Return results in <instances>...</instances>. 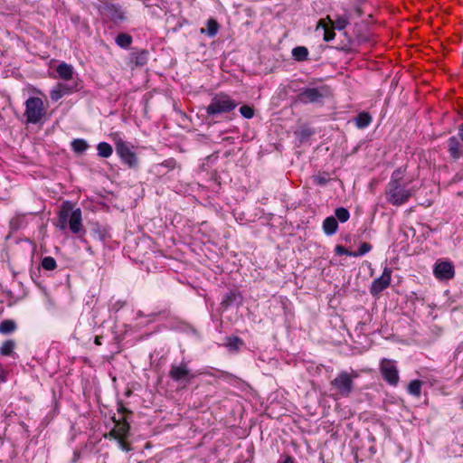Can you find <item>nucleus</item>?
<instances>
[{
	"instance_id": "f257e3e1",
	"label": "nucleus",
	"mask_w": 463,
	"mask_h": 463,
	"mask_svg": "<svg viewBox=\"0 0 463 463\" xmlns=\"http://www.w3.org/2000/svg\"><path fill=\"white\" fill-rule=\"evenodd\" d=\"M405 171L404 167L394 170L385 189L387 202L394 206L406 203L418 190L416 186L406 188L408 183L404 181Z\"/></svg>"
},
{
	"instance_id": "f03ea898",
	"label": "nucleus",
	"mask_w": 463,
	"mask_h": 463,
	"mask_svg": "<svg viewBox=\"0 0 463 463\" xmlns=\"http://www.w3.org/2000/svg\"><path fill=\"white\" fill-rule=\"evenodd\" d=\"M349 24V16L347 14L343 16H337L335 21H333L330 16H326V19H321L318 21L317 25V30L323 29L324 36L323 39L325 42H330L335 39V33L334 29H337L339 31L344 30Z\"/></svg>"
},
{
	"instance_id": "7ed1b4c3",
	"label": "nucleus",
	"mask_w": 463,
	"mask_h": 463,
	"mask_svg": "<svg viewBox=\"0 0 463 463\" xmlns=\"http://www.w3.org/2000/svg\"><path fill=\"white\" fill-rule=\"evenodd\" d=\"M358 376L359 373L356 371L352 370L351 373L342 371L331 381V385L339 395L348 397L354 390V379Z\"/></svg>"
},
{
	"instance_id": "20e7f679",
	"label": "nucleus",
	"mask_w": 463,
	"mask_h": 463,
	"mask_svg": "<svg viewBox=\"0 0 463 463\" xmlns=\"http://www.w3.org/2000/svg\"><path fill=\"white\" fill-rule=\"evenodd\" d=\"M69 218L68 223L69 228L73 233H79L82 229L81 223V211L80 208L73 210L70 213V208H62L60 212L59 222L60 228L65 229L67 226V219Z\"/></svg>"
},
{
	"instance_id": "39448f33",
	"label": "nucleus",
	"mask_w": 463,
	"mask_h": 463,
	"mask_svg": "<svg viewBox=\"0 0 463 463\" xmlns=\"http://www.w3.org/2000/svg\"><path fill=\"white\" fill-rule=\"evenodd\" d=\"M236 107L237 103L228 95L220 93L212 99L210 105L206 108V112L208 115L226 113Z\"/></svg>"
},
{
	"instance_id": "423d86ee",
	"label": "nucleus",
	"mask_w": 463,
	"mask_h": 463,
	"mask_svg": "<svg viewBox=\"0 0 463 463\" xmlns=\"http://www.w3.org/2000/svg\"><path fill=\"white\" fill-rule=\"evenodd\" d=\"M45 114V108L40 98L31 97L25 102V117L29 123H38Z\"/></svg>"
},
{
	"instance_id": "0eeeda50",
	"label": "nucleus",
	"mask_w": 463,
	"mask_h": 463,
	"mask_svg": "<svg viewBox=\"0 0 463 463\" xmlns=\"http://www.w3.org/2000/svg\"><path fill=\"white\" fill-rule=\"evenodd\" d=\"M383 378L391 385L396 386L399 383V373L394 361L383 359L380 364Z\"/></svg>"
},
{
	"instance_id": "6e6552de",
	"label": "nucleus",
	"mask_w": 463,
	"mask_h": 463,
	"mask_svg": "<svg viewBox=\"0 0 463 463\" xmlns=\"http://www.w3.org/2000/svg\"><path fill=\"white\" fill-rule=\"evenodd\" d=\"M115 146L117 154L125 164L129 167H135L137 165L136 154L130 149L128 143L119 138L116 141Z\"/></svg>"
},
{
	"instance_id": "1a4fd4ad",
	"label": "nucleus",
	"mask_w": 463,
	"mask_h": 463,
	"mask_svg": "<svg viewBox=\"0 0 463 463\" xmlns=\"http://www.w3.org/2000/svg\"><path fill=\"white\" fill-rule=\"evenodd\" d=\"M169 377L175 382L188 383L194 377V375L191 373L187 364L182 362L179 364H172L169 371Z\"/></svg>"
},
{
	"instance_id": "9d476101",
	"label": "nucleus",
	"mask_w": 463,
	"mask_h": 463,
	"mask_svg": "<svg viewBox=\"0 0 463 463\" xmlns=\"http://www.w3.org/2000/svg\"><path fill=\"white\" fill-rule=\"evenodd\" d=\"M392 269L385 267L381 277L375 279L370 288L372 295L376 296L387 288L391 283Z\"/></svg>"
},
{
	"instance_id": "9b49d317",
	"label": "nucleus",
	"mask_w": 463,
	"mask_h": 463,
	"mask_svg": "<svg viewBox=\"0 0 463 463\" xmlns=\"http://www.w3.org/2000/svg\"><path fill=\"white\" fill-rule=\"evenodd\" d=\"M433 273L438 279L448 280L454 277V266L449 261L437 262L434 266Z\"/></svg>"
},
{
	"instance_id": "f8f14e48",
	"label": "nucleus",
	"mask_w": 463,
	"mask_h": 463,
	"mask_svg": "<svg viewBox=\"0 0 463 463\" xmlns=\"http://www.w3.org/2000/svg\"><path fill=\"white\" fill-rule=\"evenodd\" d=\"M321 97H322V94L317 88L306 89L299 95V99L303 102H316Z\"/></svg>"
},
{
	"instance_id": "ddd939ff",
	"label": "nucleus",
	"mask_w": 463,
	"mask_h": 463,
	"mask_svg": "<svg viewBox=\"0 0 463 463\" xmlns=\"http://www.w3.org/2000/svg\"><path fill=\"white\" fill-rule=\"evenodd\" d=\"M56 71L59 77L64 80L72 79L74 73L73 67L66 62L59 64Z\"/></svg>"
},
{
	"instance_id": "4468645a",
	"label": "nucleus",
	"mask_w": 463,
	"mask_h": 463,
	"mask_svg": "<svg viewBox=\"0 0 463 463\" xmlns=\"http://www.w3.org/2000/svg\"><path fill=\"white\" fill-rule=\"evenodd\" d=\"M114 430L119 439L128 438L129 434V424L125 418H122V420H115Z\"/></svg>"
},
{
	"instance_id": "2eb2a0df",
	"label": "nucleus",
	"mask_w": 463,
	"mask_h": 463,
	"mask_svg": "<svg viewBox=\"0 0 463 463\" xmlns=\"http://www.w3.org/2000/svg\"><path fill=\"white\" fill-rule=\"evenodd\" d=\"M337 227L338 223L335 216L326 217L323 222V230L326 235H333L335 233Z\"/></svg>"
},
{
	"instance_id": "dca6fc26",
	"label": "nucleus",
	"mask_w": 463,
	"mask_h": 463,
	"mask_svg": "<svg viewBox=\"0 0 463 463\" xmlns=\"http://www.w3.org/2000/svg\"><path fill=\"white\" fill-rule=\"evenodd\" d=\"M448 146H449V151L450 153V156L454 159L459 158L461 156L460 144H459L458 140L457 139V137H451L448 140Z\"/></svg>"
},
{
	"instance_id": "f3484780",
	"label": "nucleus",
	"mask_w": 463,
	"mask_h": 463,
	"mask_svg": "<svg viewBox=\"0 0 463 463\" xmlns=\"http://www.w3.org/2000/svg\"><path fill=\"white\" fill-rule=\"evenodd\" d=\"M98 155L100 157L108 158L113 153L112 146L107 142H100L97 146Z\"/></svg>"
},
{
	"instance_id": "a211bd4d",
	"label": "nucleus",
	"mask_w": 463,
	"mask_h": 463,
	"mask_svg": "<svg viewBox=\"0 0 463 463\" xmlns=\"http://www.w3.org/2000/svg\"><path fill=\"white\" fill-rule=\"evenodd\" d=\"M292 56L298 61H306L308 57V50L304 46H298L293 48Z\"/></svg>"
},
{
	"instance_id": "6ab92c4d",
	"label": "nucleus",
	"mask_w": 463,
	"mask_h": 463,
	"mask_svg": "<svg viewBox=\"0 0 463 463\" xmlns=\"http://www.w3.org/2000/svg\"><path fill=\"white\" fill-rule=\"evenodd\" d=\"M372 121V118L371 116L366 113V112H362L360 114H358V116L356 117L355 118V123H356V126L359 128H366L367 126H369V124L371 123Z\"/></svg>"
},
{
	"instance_id": "aec40b11",
	"label": "nucleus",
	"mask_w": 463,
	"mask_h": 463,
	"mask_svg": "<svg viewBox=\"0 0 463 463\" xmlns=\"http://www.w3.org/2000/svg\"><path fill=\"white\" fill-rule=\"evenodd\" d=\"M16 329V324L14 320H4L0 323V333L6 335L14 332Z\"/></svg>"
},
{
	"instance_id": "412c9836",
	"label": "nucleus",
	"mask_w": 463,
	"mask_h": 463,
	"mask_svg": "<svg viewBox=\"0 0 463 463\" xmlns=\"http://www.w3.org/2000/svg\"><path fill=\"white\" fill-rule=\"evenodd\" d=\"M422 383L419 380L411 381L408 385V392L410 394L420 397L421 393Z\"/></svg>"
},
{
	"instance_id": "4be33fe9",
	"label": "nucleus",
	"mask_w": 463,
	"mask_h": 463,
	"mask_svg": "<svg viewBox=\"0 0 463 463\" xmlns=\"http://www.w3.org/2000/svg\"><path fill=\"white\" fill-rule=\"evenodd\" d=\"M218 32V24L214 19H209L207 21V28L202 29L201 33H206L209 36H214Z\"/></svg>"
},
{
	"instance_id": "5701e85b",
	"label": "nucleus",
	"mask_w": 463,
	"mask_h": 463,
	"mask_svg": "<svg viewBox=\"0 0 463 463\" xmlns=\"http://www.w3.org/2000/svg\"><path fill=\"white\" fill-rule=\"evenodd\" d=\"M131 43L132 37L127 33H119L116 38V43L122 48H128Z\"/></svg>"
},
{
	"instance_id": "b1692460",
	"label": "nucleus",
	"mask_w": 463,
	"mask_h": 463,
	"mask_svg": "<svg viewBox=\"0 0 463 463\" xmlns=\"http://www.w3.org/2000/svg\"><path fill=\"white\" fill-rule=\"evenodd\" d=\"M14 346L15 343L14 340H7L4 342V344L0 347V354L2 355H10L13 353Z\"/></svg>"
},
{
	"instance_id": "393cba45",
	"label": "nucleus",
	"mask_w": 463,
	"mask_h": 463,
	"mask_svg": "<svg viewBox=\"0 0 463 463\" xmlns=\"http://www.w3.org/2000/svg\"><path fill=\"white\" fill-rule=\"evenodd\" d=\"M71 147L76 153H82L88 148V144L84 139H74L71 142Z\"/></svg>"
},
{
	"instance_id": "a878e982",
	"label": "nucleus",
	"mask_w": 463,
	"mask_h": 463,
	"mask_svg": "<svg viewBox=\"0 0 463 463\" xmlns=\"http://www.w3.org/2000/svg\"><path fill=\"white\" fill-rule=\"evenodd\" d=\"M335 215V219L339 220L341 222H345L350 217L348 210L344 207L336 208Z\"/></svg>"
},
{
	"instance_id": "bb28decb",
	"label": "nucleus",
	"mask_w": 463,
	"mask_h": 463,
	"mask_svg": "<svg viewBox=\"0 0 463 463\" xmlns=\"http://www.w3.org/2000/svg\"><path fill=\"white\" fill-rule=\"evenodd\" d=\"M147 62V52H141L134 56V63L136 66H144Z\"/></svg>"
},
{
	"instance_id": "cd10ccee",
	"label": "nucleus",
	"mask_w": 463,
	"mask_h": 463,
	"mask_svg": "<svg viewBox=\"0 0 463 463\" xmlns=\"http://www.w3.org/2000/svg\"><path fill=\"white\" fill-rule=\"evenodd\" d=\"M42 267L46 270H53L56 268V260L52 257H45L42 260Z\"/></svg>"
},
{
	"instance_id": "c85d7f7f",
	"label": "nucleus",
	"mask_w": 463,
	"mask_h": 463,
	"mask_svg": "<svg viewBox=\"0 0 463 463\" xmlns=\"http://www.w3.org/2000/svg\"><path fill=\"white\" fill-rule=\"evenodd\" d=\"M371 250H372L371 244H369L368 242H363L360 245L359 250L357 251H354V253H352V256L353 257L363 256V255L366 254L367 252H369Z\"/></svg>"
},
{
	"instance_id": "c756f323",
	"label": "nucleus",
	"mask_w": 463,
	"mask_h": 463,
	"mask_svg": "<svg viewBox=\"0 0 463 463\" xmlns=\"http://www.w3.org/2000/svg\"><path fill=\"white\" fill-rule=\"evenodd\" d=\"M240 112L245 118H251L254 116V110L248 105H243L240 108Z\"/></svg>"
},
{
	"instance_id": "7c9ffc66",
	"label": "nucleus",
	"mask_w": 463,
	"mask_h": 463,
	"mask_svg": "<svg viewBox=\"0 0 463 463\" xmlns=\"http://www.w3.org/2000/svg\"><path fill=\"white\" fill-rule=\"evenodd\" d=\"M329 181V177L326 175H317L314 176V182L319 185H325Z\"/></svg>"
},
{
	"instance_id": "2f4dec72",
	"label": "nucleus",
	"mask_w": 463,
	"mask_h": 463,
	"mask_svg": "<svg viewBox=\"0 0 463 463\" xmlns=\"http://www.w3.org/2000/svg\"><path fill=\"white\" fill-rule=\"evenodd\" d=\"M241 344H242L241 340L236 336L229 338V341H228V346L232 349H238Z\"/></svg>"
},
{
	"instance_id": "473e14b6",
	"label": "nucleus",
	"mask_w": 463,
	"mask_h": 463,
	"mask_svg": "<svg viewBox=\"0 0 463 463\" xmlns=\"http://www.w3.org/2000/svg\"><path fill=\"white\" fill-rule=\"evenodd\" d=\"M62 96L63 95L61 92V90H59L57 87L52 89L50 92V97L53 101H58Z\"/></svg>"
},
{
	"instance_id": "72a5a7b5",
	"label": "nucleus",
	"mask_w": 463,
	"mask_h": 463,
	"mask_svg": "<svg viewBox=\"0 0 463 463\" xmlns=\"http://www.w3.org/2000/svg\"><path fill=\"white\" fill-rule=\"evenodd\" d=\"M335 251L337 255H346V256H352V251H349L342 245H336L335 248Z\"/></svg>"
},
{
	"instance_id": "f704fd0d",
	"label": "nucleus",
	"mask_w": 463,
	"mask_h": 463,
	"mask_svg": "<svg viewBox=\"0 0 463 463\" xmlns=\"http://www.w3.org/2000/svg\"><path fill=\"white\" fill-rule=\"evenodd\" d=\"M126 439H127V438H122V439H118V440H117V441H118V443L119 448H120L123 451L128 452V451H130L132 449H131L130 445H129L128 442H126Z\"/></svg>"
},
{
	"instance_id": "c9c22d12",
	"label": "nucleus",
	"mask_w": 463,
	"mask_h": 463,
	"mask_svg": "<svg viewBox=\"0 0 463 463\" xmlns=\"http://www.w3.org/2000/svg\"><path fill=\"white\" fill-rule=\"evenodd\" d=\"M59 90H61V92L62 93V95H66V94H69L71 92V89L69 88L67 85L65 84H62V83H59L57 84L56 86Z\"/></svg>"
},
{
	"instance_id": "e433bc0d",
	"label": "nucleus",
	"mask_w": 463,
	"mask_h": 463,
	"mask_svg": "<svg viewBox=\"0 0 463 463\" xmlns=\"http://www.w3.org/2000/svg\"><path fill=\"white\" fill-rule=\"evenodd\" d=\"M105 438H109L116 440L119 439V437H118V433L116 432L114 428L108 434H105Z\"/></svg>"
},
{
	"instance_id": "4c0bfd02",
	"label": "nucleus",
	"mask_w": 463,
	"mask_h": 463,
	"mask_svg": "<svg viewBox=\"0 0 463 463\" xmlns=\"http://www.w3.org/2000/svg\"><path fill=\"white\" fill-rule=\"evenodd\" d=\"M282 463H294L292 457L288 456Z\"/></svg>"
},
{
	"instance_id": "58836bf2",
	"label": "nucleus",
	"mask_w": 463,
	"mask_h": 463,
	"mask_svg": "<svg viewBox=\"0 0 463 463\" xmlns=\"http://www.w3.org/2000/svg\"><path fill=\"white\" fill-rule=\"evenodd\" d=\"M458 136L463 140V124L459 126L458 128Z\"/></svg>"
},
{
	"instance_id": "ea45409f",
	"label": "nucleus",
	"mask_w": 463,
	"mask_h": 463,
	"mask_svg": "<svg viewBox=\"0 0 463 463\" xmlns=\"http://www.w3.org/2000/svg\"><path fill=\"white\" fill-rule=\"evenodd\" d=\"M94 343H95L97 345H101V337H100V336H96V337H95V340H94Z\"/></svg>"
},
{
	"instance_id": "a19ab883",
	"label": "nucleus",
	"mask_w": 463,
	"mask_h": 463,
	"mask_svg": "<svg viewBox=\"0 0 463 463\" xmlns=\"http://www.w3.org/2000/svg\"><path fill=\"white\" fill-rule=\"evenodd\" d=\"M232 296H227L226 299L224 301H232Z\"/></svg>"
},
{
	"instance_id": "79ce46f5",
	"label": "nucleus",
	"mask_w": 463,
	"mask_h": 463,
	"mask_svg": "<svg viewBox=\"0 0 463 463\" xmlns=\"http://www.w3.org/2000/svg\"><path fill=\"white\" fill-rule=\"evenodd\" d=\"M356 12H357V14L358 15H361L362 14V11L360 8H356Z\"/></svg>"
}]
</instances>
